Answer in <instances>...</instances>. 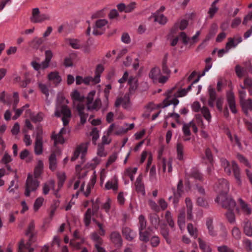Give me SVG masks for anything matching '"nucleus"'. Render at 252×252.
<instances>
[{"mask_svg": "<svg viewBox=\"0 0 252 252\" xmlns=\"http://www.w3.org/2000/svg\"><path fill=\"white\" fill-rule=\"evenodd\" d=\"M95 94V91H91L87 96L86 106L88 110H98L101 107V101L100 98H97L94 100V96Z\"/></svg>", "mask_w": 252, "mask_h": 252, "instance_id": "6e6552de", "label": "nucleus"}, {"mask_svg": "<svg viewBox=\"0 0 252 252\" xmlns=\"http://www.w3.org/2000/svg\"><path fill=\"white\" fill-rule=\"evenodd\" d=\"M220 162L221 165L224 168L225 172L228 174L230 175L231 173V170H233L237 183L239 185H241L242 181L241 179L240 169L236 162L233 161L231 164H230L226 159L223 158L220 159Z\"/></svg>", "mask_w": 252, "mask_h": 252, "instance_id": "423d86ee", "label": "nucleus"}, {"mask_svg": "<svg viewBox=\"0 0 252 252\" xmlns=\"http://www.w3.org/2000/svg\"><path fill=\"white\" fill-rule=\"evenodd\" d=\"M137 171V167H128L125 170L124 175L129 177L131 181H132L134 180V175L136 173Z\"/></svg>", "mask_w": 252, "mask_h": 252, "instance_id": "e433bc0d", "label": "nucleus"}, {"mask_svg": "<svg viewBox=\"0 0 252 252\" xmlns=\"http://www.w3.org/2000/svg\"><path fill=\"white\" fill-rule=\"evenodd\" d=\"M112 200L110 198H107L106 201L103 204L102 208L109 215V211L112 204Z\"/></svg>", "mask_w": 252, "mask_h": 252, "instance_id": "6e6d98bb", "label": "nucleus"}, {"mask_svg": "<svg viewBox=\"0 0 252 252\" xmlns=\"http://www.w3.org/2000/svg\"><path fill=\"white\" fill-rule=\"evenodd\" d=\"M162 163L164 172L166 171V169H167V171L169 173L172 172V161L170 159H166L165 158H163L162 160Z\"/></svg>", "mask_w": 252, "mask_h": 252, "instance_id": "a19ab883", "label": "nucleus"}, {"mask_svg": "<svg viewBox=\"0 0 252 252\" xmlns=\"http://www.w3.org/2000/svg\"><path fill=\"white\" fill-rule=\"evenodd\" d=\"M186 204L187 208V213L188 219L189 220H191L192 219V204L191 200L189 198H187L186 199Z\"/></svg>", "mask_w": 252, "mask_h": 252, "instance_id": "58836bf2", "label": "nucleus"}, {"mask_svg": "<svg viewBox=\"0 0 252 252\" xmlns=\"http://www.w3.org/2000/svg\"><path fill=\"white\" fill-rule=\"evenodd\" d=\"M238 202L243 213L247 216L251 215L252 210L250 205L241 198L238 199Z\"/></svg>", "mask_w": 252, "mask_h": 252, "instance_id": "5701e85b", "label": "nucleus"}, {"mask_svg": "<svg viewBox=\"0 0 252 252\" xmlns=\"http://www.w3.org/2000/svg\"><path fill=\"white\" fill-rule=\"evenodd\" d=\"M55 182L53 180H49L43 185L42 193L44 195H47L49 193V191L52 189L54 191V194L56 196H58V192L59 189L55 190Z\"/></svg>", "mask_w": 252, "mask_h": 252, "instance_id": "ddd939ff", "label": "nucleus"}, {"mask_svg": "<svg viewBox=\"0 0 252 252\" xmlns=\"http://www.w3.org/2000/svg\"><path fill=\"white\" fill-rule=\"evenodd\" d=\"M149 76L153 82L164 83L168 79L169 76H162L160 69L158 67H155L152 68L149 73Z\"/></svg>", "mask_w": 252, "mask_h": 252, "instance_id": "9d476101", "label": "nucleus"}, {"mask_svg": "<svg viewBox=\"0 0 252 252\" xmlns=\"http://www.w3.org/2000/svg\"><path fill=\"white\" fill-rule=\"evenodd\" d=\"M128 82L130 86L129 92L130 93H133L137 88V80L133 77H130L128 79Z\"/></svg>", "mask_w": 252, "mask_h": 252, "instance_id": "4c0bfd02", "label": "nucleus"}, {"mask_svg": "<svg viewBox=\"0 0 252 252\" xmlns=\"http://www.w3.org/2000/svg\"><path fill=\"white\" fill-rule=\"evenodd\" d=\"M215 189L218 193L216 201L222 207L229 209L236 205L235 201L227 195L229 185L226 180L224 179L219 180L215 187Z\"/></svg>", "mask_w": 252, "mask_h": 252, "instance_id": "f257e3e1", "label": "nucleus"}, {"mask_svg": "<svg viewBox=\"0 0 252 252\" xmlns=\"http://www.w3.org/2000/svg\"><path fill=\"white\" fill-rule=\"evenodd\" d=\"M84 240H81L80 241L76 239L71 240L70 242V245L75 249L78 250L81 248V244L83 243Z\"/></svg>", "mask_w": 252, "mask_h": 252, "instance_id": "e2e57ef3", "label": "nucleus"}, {"mask_svg": "<svg viewBox=\"0 0 252 252\" xmlns=\"http://www.w3.org/2000/svg\"><path fill=\"white\" fill-rule=\"evenodd\" d=\"M199 247L202 252H212L210 244L202 239L198 238Z\"/></svg>", "mask_w": 252, "mask_h": 252, "instance_id": "bb28decb", "label": "nucleus"}, {"mask_svg": "<svg viewBox=\"0 0 252 252\" xmlns=\"http://www.w3.org/2000/svg\"><path fill=\"white\" fill-rule=\"evenodd\" d=\"M34 152L37 155H41L43 152L42 138L39 135L37 136L36 138L34 145Z\"/></svg>", "mask_w": 252, "mask_h": 252, "instance_id": "aec40b11", "label": "nucleus"}, {"mask_svg": "<svg viewBox=\"0 0 252 252\" xmlns=\"http://www.w3.org/2000/svg\"><path fill=\"white\" fill-rule=\"evenodd\" d=\"M49 80L53 83L58 85L62 81L61 77L57 71H53L50 72L48 75Z\"/></svg>", "mask_w": 252, "mask_h": 252, "instance_id": "cd10ccee", "label": "nucleus"}, {"mask_svg": "<svg viewBox=\"0 0 252 252\" xmlns=\"http://www.w3.org/2000/svg\"><path fill=\"white\" fill-rule=\"evenodd\" d=\"M49 63L44 60L41 63H39L36 61H32L31 65L32 67L35 70L38 71L39 73L40 70H44L47 68L49 65Z\"/></svg>", "mask_w": 252, "mask_h": 252, "instance_id": "4be33fe9", "label": "nucleus"}, {"mask_svg": "<svg viewBox=\"0 0 252 252\" xmlns=\"http://www.w3.org/2000/svg\"><path fill=\"white\" fill-rule=\"evenodd\" d=\"M177 158L179 160H183L184 158L183 146L180 143L177 145Z\"/></svg>", "mask_w": 252, "mask_h": 252, "instance_id": "5fc2aeb1", "label": "nucleus"}, {"mask_svg": "<svg viewBox=\"0 0 252 252\" xmlns=\"http://www.w3.org/2000/svg\"><path fill=\"white\" fill-rule=\"evenodd\" d=\"M115 105L116 107H119L120 105L125 109H128L131 106V103L129 100V94H126L123 98H118L116 100Z\"/></svg>", "mask_w": 252, "mask_h": 252, "instance_id": "4468645a", "label": "nucleus"}, {"mask_svg": "<svg viewBox=\"0 0 252 252\" xmlns=\"http://www.w3.org/2000/svg\"><path fill=\"white\" fill-rule=\"evenodd\" d=\"M68 101L63 97H58L56 110L55 112V116L57 117H62V120L64 127L62 128L59 132L63 135L69 132V129L68 127H66L70 120L71 117V113L66 104Z\"/></svg>", "mask_w": 252, "mask_h": 252, "instance_id": "f03ea898", "label": "nucleus"}, {"mask_svg": "<svg viewBox=\"0 0 252 252\" xmlns=\"http://www.w3.org/2000/svg\"><path fill=\"white\" fill-rule=\"evenodd\" d=\"M53 139L54 140L55 144H63L64 142V139L63 135L60 133L52 136Z\"/></svg>", "mask_w": 252, "mask_h": 252, "instance_id": "4d7b16f0", "label": "nucleus"}, {"mask_svg": "<svg viewBox=\"0 0 252 252\" xmlns=\"http://www.w3.org/2000/svg\"><path fill=\"white\" fill-rule=\"evenodd\" d=\"M244 234L248 237H252V224L249 220H245L242 223Z\"/></svg>", "mask_w": 252, "mask_h": 252, "instance_id": "412c9836", "label": "nucleus"}, {"mask_svg": "<svg viewBox=\"0 0 252 252\" xmlns=\"http://www.w3.org/2000/svg\"><path fill=\"white\" fill-rule=\"evenodd\" d=\"M231 235L232 237L236 240H240L242 237V232L237 226H234L232 228Z\"/></svg>", "mask_w": 252, "mask_h": 252, "instance_id": "c03bdc74", "label": "nucleus"}, {"mask_svg": "<svg viewBox=\"0 0 252 252\" xmlns=\"http://www.w3.org/2000/svg\"><path fill=\"white\" fill-rule=\"evenodd\" d=\"M44 198L42 196L37 197L33 204V209L34 212H37L44 202Z\"/></svg>", "mask_w": 252, "mask_h": 252, "instance_id": "ea45409f", "label": "nucleus"}, {"mask_svg": "<svg viewBox=\"0 0 252 252\" xmlns=\"http://www.w3.org/2000/svg\"><path fill=\"white\" fill-rule=\"evenodd\" d=\"M44 117V115L43 113L39 112L32 117V120L34 122H40L42 121Z\"/></svg>", "mask_w": 252, "mask_h": 252, "instance_id": "774afa93", "label": "nucleus"}, {"mask_svg": "<svg viewBox=\"0 0 252 252\" xmlns=\"http://www.w3.org/2000/svg\"><path fill=\"white\" fill-rule=\"evenodd\" d=\"M134 124L133 123L128 124L125 123L123 126H116L115 131L113 134L115 135H120L124 134L127 132L128 130L133 128Z\"/></svg>", "mask_w": 252, "mask_h": 252, "instance_id": "2eb2a0df", "label": "nucleus"}, {"mask_svg": "<svg viewBox=\"0 0 252 252\" xmlns=\"http://www.w3.org/2000/svg\"><path fill=\"white\" fill-rule=\"evenodd\" d=\"M118 179L116 176H114L109 180L105 185V189L107 190L112 189L115 191L118 189Z\"/></svg>", "mask_w": 252, "mask_h": 252, "instance_id": "dca6fc26", "label": "nucleus"}, {"mask_svg": "<svg viewBox=\"0 0 252 252\" xmlns=\"http://www.w3.org/2000/svg\"><path fill=\"white\" fill-rule=\"evenodd\" d=\"M108 26V21L106 19L96 20L93 26L92 34L94 35L102 34Z\"/></svg>", "mask_w": 252, "mask_h": 252, "instance_id": "9b49d317", "label": "nucleus"}, {"mask_svg": "<svg viewBox=\"0 0 252 252\" xmlns=\"http://www.w3.org/2000/svg\"><path fill=\"white\" fill-rule=\"evenodd\" d=\"M188 25V21L185 19L181 20L180 22H177L174 26V28L172 30V32L174 29L179 28L181 30L185 29Z\"/></svg>", "mask_w": 252, "mask_h": 252, "instance_id": "49530a36", "label": "nucleus"}, {"mask_svg": "<svg viewBox=\"0 0 252 252\" xmlns=\"http://www.w3.org/2000/svg\"><path fill=\"white\" fill-rule=\"evenodd\" d=\"M178 224L181 230L184 229L185 227V216L184 212L180 213L178 216Z\"/></svg>", "mask_w": 252, "mask_h": 252, "instance_id": "a18cd8bd", "label": "nucleus"}, {"mask_svg": "<svg viewBox=\"0 0 252 252\" xmlns=\"http://www.w3.org/2000/svg\"><path fill=\"white\" fill-rule=\"evenodd\" d=\"M149 234L147 230L139 231V239L141 241L147 242L149 240Z\"/></svg>", "mask_w": 252, "mask_h": 252, "instance_id": "13d9d810", "label": "nucleus"}, {"mask_svg": "<svg viewBox=\"0 0 252 252\" xmlns=\"http://www.w3.org/2000/svg\"><path fill=\"white\" fill-rule=\"evenodd\" d=\"M50 16L46 13H40L38 8H34L32 10L30 17L31 22L32 23H41L46 20H49Z\"/></svg>", "mask_w": 252, "mask_h": 252, "instance_id": "1a4fd4ad", "label": "nucleus"}, {"mask_svg": "<svg viewBox=\"0 0 252 252\" xmlns=\"http://www.w3.org/2000/svg\"><path fill=\"white\" fill-rule=\"evenodd\" d=\"M218 31V26L216 24H213L209 30V32L207 35L204 41H208L212 38L217 33Z\"/></svg>", "mask_w": 252, "mask_h": 252, "instance_id": "f704fd0d", "label": "nucleus"}, {"mask_svg": "<svg viewBox=\"0 0 252 252\" xmlns=\"http://www.w3.org/2000/svg\"><path fill=\"white\" fill-rule=\"evenodd\" d=\"M88 148V143H82L79 145L73 153V155L71 158V161L75 160L80 155L83 159L87 152Z\"/></svg>", "mask_w": 252, "mask_h": 252, "instance_id": "f8f14e48", "label": "nucleus"}, {"mask_svg": "<svg viewBox=\"0 0 252 252\" xmlns=\"http://www.w3.org/2000/svg\"><path fill=\"white\" fill-rule=\"evenodd\" d=\"M190 175L196 179L200 180L202 178L201 174L196 168H193L190 171Z\"/></svg>", "mask_w": 252, "mask_h": 252, "instance_id": "052dcab7", "label": "nucleus"}, {"mask_svg": "<svg viewBox=\"0 0 252 252\" xmlns=\"http://www.w3.org/2000/svg\"><path fill=\"white\" fill-rule=\"evenodd\" d=\"M71 96L73 100L74 104L76 105L77 109L80 117L81 124L86 123L88 115L85 113V107L84 105L85 97L80 94L77 90H74L71 93Z\"/></svg>", "mask_w": 252, "mask_h": 252, "instance_id": "7ed1b4c3", "label": "nucleus"}, {"mask_svg": "<svg viewBox=\"0 0 252 252\" xmlns=\"http://www.w3.org/2000/svg\"><path fill=\"white\" fill-rule=\"evenodd\" d=\"M44 42L42 38L35 37L31 42V45L34 48L37 49L38 47L41 45Z\"/></svg>", "mask_w": 252, "mask_h": 252, "instance_id": "864d4df0", "label": "nucleus"}, {"mask_svg": "<svg viewBox=\"0 0 252 252\" xmlns=\"http://www.w3.org/2000/svg\"><path fill=\"white\" fill-rule=\"evenodd\" d=\"M165 219L171 228H173L175 226V223L173 219L172 215L169 211H167L166 212Z\"/></svg>", "mask_w": 252, "mask_h": 252, "instance_id": "de8ad7c7", "label": "nucleus"}, {"mask_svg": "<svg viewBox=\"0 0 252 252\" xmlns=\"http://www.w3.org/2000/svg\"><path fill=\"white\" fill-rule=\"evenodd\" d=\"M104 67L103 65L99 64L97 66L95 72V76L94 77V84H97L100 81V74L103 71Z\"/></svg>", "mask_w": 252, "mask_h": 252, "instance_id": "473e14b6", "label": "nucleus"}, {"mask_svg": "<svg viewBox=\"0 0 252 252\" xmlns=\"http://www.w3.org/2000/svg\"><path fill=\"white\" fill-rule=\"evenodd\" d=\"M151 18H153L154 22L160 25H165L167 22V17L162 13H159V12H155L152 13Z\"/></svg>", "mask_w": 252, "mask_h": 252, "instance_id": "a211bd4d", "label": "nucleus"}, {"mask_svg": "<svg viewBox=\"0 0 252 252\" xmlns=\"http://www.w3.org/2000/svg\"><path fill=\"white\" fill-rule=\"evenodd\" d=\"M197 126L204 129L206 127V126L204 124L203 120L199 115H196L194 120L191 121L189 123H184L182 130L185 136H189L190 135V128L191 127L194 133L198 131Z\"/></svg>", "mask_w": 252, "mask_h": 252, "instance_id": "39448f33", "label": "nucleus"}, {"mask_svg": "<svg viewBox=\"0 0 252 252\" xmlns=\"http://www.w3.org/2000/svg\"><path fill=\"white\" fill-rule=\"evenodd\" d=\"M122 233L126 239L128 241H132L136 236V232L133 231L130 228L125 227L122 230Z\"/></svg>", "mask_w": 252, "mask_h": 252, "instance_id": "a878e982", "label": "nucleus"}, {"mask_svg": "<svg viewBox=\"0 0 252 252\" xmlns=\"http://www.w3.org/2000/svg\"><path fill=\"white\" fill-rule=\"evenodd\" d=\"M243 244L248 251L252 252V242L249 239H245L243 241Z\"/></svg>", "mask_w": 252, "mask_h": 252, "instance_id": "69168bd1", "label": "nucleus"}, {"mask_svg": "<svg viewBox=\"0 0 252 252\" xmlns=\"http://www.w3.org/2000/svg\"><path fill=\"white\" fill-rule=\"evenodd\" d=\"M206 223L209 234L213 237L216 236L217 235V232L214 229L213 219L208 218L206 220Z\"/></svg>", "mask_w": 252, "mask_h": 252, "instance_id": "c85d7f7f", "label": "nucleus"}, {"mask_svg": "<svg viewBox=\"0 0 252 252\" xmlns=\"http://www.w3.org/2000/svg\"><path fill=\"white\" fill-rule=\"evenodd\" d=\"M33 241V240H29L26 244H25L24 241L21 240L19 245L18 252H24L26 249L29 252H33L34 249L31 247V245Z\"/></svg>", "mask_w": 252, "mask_h": 252, "instance_id": "6ab92c4d", "label": "nucleus"}, {"mask_svg": "<svg viewBox=\"0 0 252 252\" xmlns=\"http://www.w3.org/2000/svg\"><path fill=\"white\" fill-rule=\"evenodd\" d=\"M139 220V231H144L146 229L147 226V222L145 217L143 215H140L138 218Z\"/></svg>", "mask_w": 252, "mask_h": 252, "instance_id": "09e8293b", "label": "nucleus"}, {"mask_svg": "<svg viewBox=\"0 0 252 252\" xmlns=\"http://www.w3.org/2000/svg\"><path fill=\"white\" fill-rule=\"evenodd\" d=\"M183 182L181 180H180L177 185V191L175 192V189H173L174 193V199L173 203L175 205L177 204L178 199L181 197L182 192Z\"/></svg>", "mask_w": 252, "mask_h": 252, "instance_id": "b1692460", "label": "nucleus"}, {"mask_svg": "<svg viewBox=\"0 0 252 252\" xmlns=\"http://www.w3.org/2000/svg\"><path fill=\"white\" fill-rule=\"evenodd\" d=\"M192 85V84L190 85L187 89H180L176 93L170 91L166 98L163 101V107H166L173 104L175 108L179 103L177 98L186 95L191 90Z\"/></svg>", "mask_w": 252, "mask_h": 252, "instance_id": "20e7f679", "label": "nucleus"}, {"mask_svg": "<svg viewBox=\"0 0 252 252\" xmlns=\"http://www.w3.org/2000/svg\"><path fill=\"white\" fill-rule=\"evenodd\" d=\"M34 224L32 222L29 224L28 229L26 232V235L29 237V240H33L32 237L34 235Z\"/></svg>", "mask_w": 252, "mask_h": 252, "instance_id": "8fccbe9b", "label": "nucleus"}, {"mask_svg": "<svg viewBox=\"0 0 252 252\" xmlns=\"http://www.w3.org/2000/svg\"><path fill=\"white\" fill-rule=\"evenodd\" d=\"M20 157L22 159H25L27 162L31 161L32 159V155L27 150L22 151L20 154Z\"/></svg>", "mask_w": 252, "mask_h": 252, "instance_id": "37998d69", "label": "nucleus"}, {"mask_svg": "<svg viewBox=\"0 0 252 252\" xmlns=\"http://www.w3.org/2000/svg\"><path fill=\"white\" fill-rule=\"evenodd\" d=\"M244 84L246 88L248 89L249 92L251 95H252V80L251 78H247L244 81Z\"/></svg>", "mask_w": 252, "mask_h": 252, "instance_id": "338daca9", "label": "nucleus"}, {"mask_svg": "<svg viewBox=\"0 0 252 252\" xmlns=\"http://www.w3.org/2000/svg\"><path fill=\"white\" fill-rule=\"evenodd\" d=\"M188 232L189 235L194 238H196L197 236V230L196 228L194 227L193 225L189 223L187 227Z\"/></svg>", "mask_w": 252, "mask_h": 252, "instance_id": "603ef678", "label": "nucleus"}, {"mask_svg": "<svg viewBox=\"0 0 252 252\" xmlns=\"http://www.w3.org/2000/svg\"><path fill=\"white\" fill-rule=\"evenodd\" d=\"M38 85L42 93L46 95V97H48L49 94V92L47 85L40 82L38 83Z\"/></svg>", "mask_w": 252, "mask_h": 252, "instance_id": "680f3d73", "label": "nucleus"}, {"mask_svg": "<svg viewBox=\"0 0 252 252\" xmlns=\"http://www.w3.org/2000/svg\"><path fill=\"white\" fill-rule=\"evenodd\" d=\"M58 179V189H60L62 186L66 179V176L64 172H59L57 174Z\"/></svg>", "mask_w": 252, "mask_h": 252, "instance_id": "3c124183", "label": "nucleus"}, {"mask_svg": "<svg viewBox=\"0 0 252 252\" xmlns=\"http://www.w3.org/2000/svg\"><path fill=\"white\" fill-rule=\"evenodd\" d=\"M235 208L236 206L232 209H229L228 208H226L228 210V212L226 213L225 216L229 222L231 224L234 223L236 221L235 215L232 212V210Z\"/></svg>", "mask_w": 252, "mask_h": 252, "instance_id": "79ce46f5", "label": "nucleus"}, {"mask_svg": "<svg viewBox=\"0 0 252 252\" xmlns=\"http://www.w3.org/2000/svg\"><path fill=\"white\" fill-rule=\"evenodd\" d=\"M227 100L231 112L234 114L236 113L237 110L236 107L235 97L232 92H228L227 93Z\"/></svg>", "mask_w": 252, "mask_h": 252, "instance_id": "f3484780", "label": "nucleus"}, {"mask_svg": "<svg viewBox=\"0 0 252 252\" xmlns=\"http://www.w3.org/2000/svg\"><path fill=\"white\" fill-rule=\"evenodd\" d=\"M50 168L53 170L56 167V156L55 154H52L49 157Z\"/></svg>", "mask_w": 252, "mask_h": 252, "instance_id": "bf43d9fd", "label": "nucleus"}, {"mask_svg": "<svg viewBox=\"0 0 252 252\" xmlns=\"http://www.w3.org/2000/svg\"><path fill=\"white\" fill-rule=\"evenodd\" d=\"M235 38H229L228 41L226 44V49H227L229 51L232 48H235L237 46V43L235 41Z\"/></svg>", "mask_w": 252, "mask_h": 252, "instance_id": "0e129e2a", "label": "nucleus"}, {"mask_svg": "<svg viewBox=\"0 0 252 252\" xmlns=\"http://www.w3.org/2000/svg\"><path fill=\"white\" fill-rule=\"evenodd\" d=\"M44 168V164L42 160H38L37 164L35 166L34 176L35 178H38L41 174Z\"/></svg>", "mask_w": 252, "mask_h": 252, "instance_id": "c756f323", "label": "nucleus"}, {"mask_svg": "<svg viewBox=\"0 0 252 252\" xmlns=\"http://www.w3.org/2000/svg\"><path fill=\"white\" fill-rule=\"evenodd\" d=\"M142 177L139 175L136 179L135 182V188L136 190L140 193L142 195H144L145 194V188L144 184L141 182Z\"/></svg>", "mask_w": 252, "mask_h": 252, "instance_id": "7c9ffc66", "label": "nucleus"}, {"mask_svg": "<svg viewBox=\"0 0 252 252\" xmlns=\"http://www.w3.org/2000/svg\"><path fill=\"white\" fill-rule=\"evenodd\" d=\"M111 241L115 245L118 246H120L122 244V239L120 234L116 231H114L111 233L110 236Z\"/></svg>", "mask_w": 252, "mask_h": 252, "instance_id": "393cba45", "label": "nucleus"}, {"mask_svg": "<svg viewBox=\"0 0 252 252\" xmlns=\"http://www.w3.org/2000/svg\"><path fill=\"white\" fill-rule=\"evenodd\" d=\"M94 214V212L92 211L91 208L88 209L84 215V223L86 227H88L91 222L92 217Z\"/></svg>", "mask_w": 252, "mask_h": 252, "instance_id": "72a5a7b5", "label": "nucleus"}, {"mask_svg": "<svg viewBox=\"0 0 252 252\" xmlns=\"http://www.w3.org/2000/svg\"><path fill=\"white\" fill-rule=\"evenodd\" d=\"M240 103L245 113L247 114L249 111H252V102L251 99H245L240 101Z\"/></svg>", "mask_w": 252, "mask_h": 252, "instance_id": "2f4dec72", "label": "nucleus"}, {"mask_svg": "<svg viewBox=\"0 0 252 252\" xmlns=\"http://www.w3.org/2000/svg\"><path fill=\"white\" fill-rule=\"evenodd\" d=\"M39 186V182L32 175L29 174L26 181L25 195L30 196L31 193L35 191Z\"/></svg>", "mask_w": 252, "mask_h": 252, "instance_id": "0eeeda50", "label": "nucleus"}, {"mask_svg": "<svg viewBox=\"0 0 252 252\" xmlns=\"http://www.w3.org/2000/svg\"><path fill=\"white\" fill-rule=\"evenodd\" d=\"M204 118L207 121L208 124H209L212 120V116L209 109L206 107H203L200 110Z\"/></svg>", "mask_w": 252, "mask_h": 252, "instance_id": "c9c22d12", "label": "nucleus"}]
</instances>
